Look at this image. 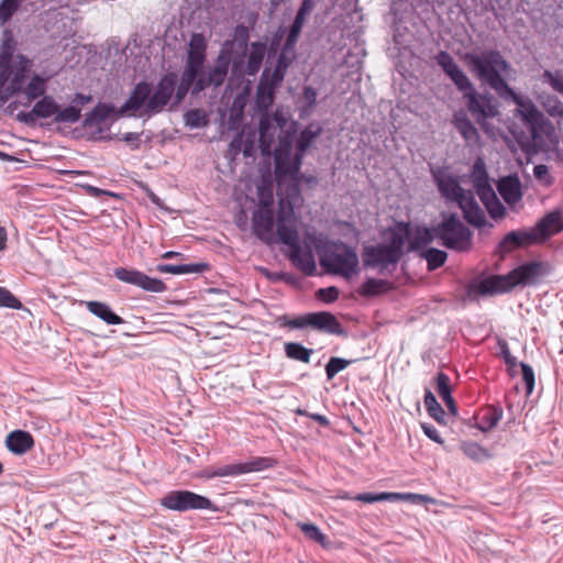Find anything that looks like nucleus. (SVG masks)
<instances>
[{
    "label": "nucleus",
    "instance_id": "obj_14",
    "mask_svg": "<svg viewBox=\"0 0 563 563\" xmlns=\"http://www.w3.org/2000/svg\"><path fill=\"white\" fill-rule=\"evenodd\" d=\"M254 234L266 244L274 242V212L272 208H258L253 212Z\"/></svg>",
    "mask_w": 563,
    "mask_h": 563
},
{
    "label": "nucleus",
    "instance_id": "obj_53",
    "mask_svg": "<svg viewBox=\"0 0 563 563\" xmlns=\"http://www.w3.org/2000/svg\"><path fill=\"white\" fill-rule=\"evenodd\" d=\"M290 184L286 189V197L283 199L286 206H294V208L302 200L300 194V183L296 179H290Z\"/></svg>",
    "mask_w": 563,
    "mask_h": 563
},
{
    "label": "nucleus",
    "instance_id": "obj_43",
    "mask_svg": "<svg viewBox=\"0 0 563 563\" xmlns=\"http://www.w3.org/2000/svg\"><path fill=\"white\" fill-rule=\"evenodd\" d=\"M313 353V350L307 349L300 343L288 342L285 343V354L288 358L300 361L303 363L310 362V356Z\"/></svg>",
    "mask_w": 563,
    "mask_h": 563
},
{
    "label": "nucleus",
    "instance_id": "obj_28",
    "mask_svg": "<svg viewBox=\"0 0 563 563\" xmlns=\"http://www.w3.org/2000/svg\"><path fill=\"white\" fill-rule=\"evenodd\" d=\"M471 178L473 187L478 197L484 194H487L489 190L493 189L489 183L485 163L482 158H477L473 164Z\"/></svg>",
    "mask_w": 563,
    "mask_h": 563
},
{
    "label": "nucleus",
    "instance_id": "obj_55",
    "mask_svg": "<svg viewBox=\"0 0 563 563\" xmlns=\"http://www.w3.org/2000/svg\"><path fill=\"white\" fill-rule=\"evenodd\" d=\"M219 477H235L243 475L242 463H233L218 466Z\"/></svg>",
    "mask_w": 563,
    "mask_h": 563
},
{
    "label": "nucleus",
    "instance_id": "obj_63",
    "mask_svg": "<svg viewBox=\"0 0 563 563\" xmlns=\"http://www.w3.org/2000/svg\"><path fill=\"white\" fill-rule=\"evenodd\" d=\"M307 320H308V313L305 316L295 318V319H289L284 324L291 329H300L306 325H309V322Z\"/></svg>",
    "mask_w": 563,
    "mask_h": 563
},
{
    "label": "nucleus",
    "instance_id": "obj_51",
    "mask_svg": "<svg viewBox=\"0 0 563 563\" xmlns=\"http://www.w3.org/2000/svg\"><path fill=\"white\" fill-rule=\"evenodd\" d=\"M353 361L345 360L342 357H331L325 365V375L330 380L341 371L345 369Z\"/></svg>",
    "mask_w": 563,
    "mask_h": 563
},
{
    "label": "nucleus",
    "instance_id": "obj_49",
    "mask_svg": "<svg viewBox=\"0 0 563 563\" xmlns=\"http://www.w3.org/2000/svg\"><path fill=\"white\" fill-rule=\"evenodd\" d=\"M298 527L308 539L318 542L323 547L325 545L327 536L322 533L321 530L314 523L299 522Z\"/></svg>",
    "mask_w": 563,
    "mask_h": 563
},
{
    "label": "nucleus",
    "instance_id": "obj_23",
    "mask_svg": "<svg viewBox=\"0 0 563 563\" xmlns=\"http://www.w3.org/2000/svg\"><path fill=\"white\" fill-rule=\"evenodd\" d=\"M562 230L563 222L560 211L549 212L536 224L534 228H532L538 242L544 241L545 239L561 232Z\"/></svg>",
    "mask_w": 563,
    "mask_h": 563
},
{
    "label": "nucleus",
    "instance_id": "obj_15",
    "mask_svg": "<svg viewBox=\"0 0 563 563\" xmlns=\"http://www.w3.org/2000/svg\"><path fill=\"white\" fill-rule=\"evenodd\" d=\"M280 84L282 81H276L271 76V71L266 67L262 73L255 96V106L260 111H267L268 108L273 104L276 89Z\"/></svg>",
    "mask_w": 563,
    "mask_h": 563
},
{
    "label": "nucleus",
    "instance_id": "obj_4",
    "mask_svg": "<svg viewBox=\"0 0 563 563\" xmlns=\"http://www.w3.org/2000/svg\"><path fill=\"white\" fill-rule=\"evenodd\" d=\"M321 267L331 275L349 280L360 272L356 251L342 241L329 243L320 254Z\"/></svg>",
    "mask_w": 563,
    "mask_h": 563
},
{
    "label": "nucleus",
    "instance_id": "obj_48",
    "mask_svg": "<svg viewBox=\"0 0 563 563\" xmlns=\"http://www.w3.org/2000/svg\"><path fill=\"white\" fill-rule=\"evenodd\" d=\"M275 461L272 457H254L247 462L242 463L243 474L260 472L274 466Z\"/></svg>",
    "mask_w": 563,
    "mask_h": 563
},
{
    "label": "nucleus",
    "instance_id": "obj_21",
    "mask_svg": "<svg viewBox=\"0 0 563 563\" xmlns=\"http://www.w3.org/2000/svg\"><path fill=\"white\" fill-rule=\"evenodd\" d=\"M497 189L509 207L515 206L522 199L521 183L516 174L501 177L497 183Z\"/></svg>",
    "mask_w": 563,
    "mask_h": 563
},
{
    "label": "nucleus",
    "instance_id": "obj_25",
    "mask_svg": "<svg viewBox=\"0 0 563 563\" xmlns=\"http://www.w3.org/2000/svg\"><path fill=\"white\" fill-rule=\"evenodd\" d=\"M435 180L440 194L446 200L454 201L459 205L467 195V191L461 187L459 180L451 175L439 176Z\"/></svg>",
    "mask_w": 563,
    "mask_h": 563
},
{
    "label": "nucleus",
    "instance_id": "obj_20",
    "mask_svg": "<svg viewBox=\"0 0 563 563\" xmlns=\"http://www.w3.org/2000/svg\"><path fill=\"white\" fill-rule=\"evenodd\" d=\"M539 243L532 229L508 232L499 243L501 253H509L516 249Z\"/></svg>",
    "mask_w": 563,
    "mask_h": 563
},
{
    "label": "nucleus",
    "instance_id": "obj_30",
    "mask_svg": "<svg viewBox=\"0 0 563 563\" xmlns=\"http://www.w3.org/2000/svg\"><path fill=\"white\" fill-rule=\"evenodd\" d=\"M87 310L93 316L98 317L107 324L117 325L122 324L124 320L114 313L109 305L101 301H87L86 302Z\"/></svg>",
    "mask_w": 563,
    "mask_h": 563
},
{
    "label": "nucleus",
    "instance_id": "obj_2",
    "mask_svg": "<svg viewBox=\"0 0 563 563\" xmlns=\"http://www.w3.org/2000/svg\"><path fill=\"white\" fill-rule=\"evenodd\" d=\"M468 64L478 79L494 89L504 99H511L518 107L522 120L532 128L540 125L543 114L530 101L519 97L506 82L504 75H507L508 63L498 52H485L482 54L468 55Z\"/></svg>",
    "mask_w": 563,
    "mask_h": 563
},
{
    "label": "nucleus",
    "instance_id": "obj_9",
    "mask_svg": "<svg viewBox=\"0 0 563 563\" xmlns=\"http://www.w3.org/2000/svg\"><path fill=\"white\" fill-rule=\"evenodd\" d=\"M276 234L278 240L287 246L296 245L300 242L298 217L295 214L294 206H286L284 200H279L278 203Z\"/></svg>",
    "mask_w": 563,
    "mask_h": 563
},
{
    "label": "nucleus",
    "instance_id": "obj_12",
    "mask_svg": "<svg viewBox=\"0 0 563 563\" xmlns=\"http://www.w3.org/2000/svg\"><path fill=\"white\" fill-rule=\"evenodd\" d=\"M438 64L442 67L446 76L454 82L456 88L466 96L468 91L474 90V86L465 73L454 62L452 56L446 52H441L437 57Z\"/></svg>",
    "mask_w": 563,
    "mask_h": 563
},
{
    "label": "nucleus",
    "instance_id": "obj_19",
    "mask_svg": "<svg viewBox=\"0 0 563 563\" xmlns=\"http://www.w3.org/2000/svg\"><path fill=\"white\" fill-rule=\"evenodd\" d=\"M307 321L310 327L319 331H323L329 334L345 335L343 327L331 312L321 311L308 313Z\"/></svg>",
    "mask_w": 563,
    "mask_h": 563
},
{
    "label": "nucleus",
    "instance_id": "obj_7",
    "mask_svg": "<svg viewBox=\"0 0 563 563\" xmlns=\"http://www.w3.org/2000/svg\"><path fill=\"white\" fill-rule=\"evenodd\" d=\"M302 156L297 152L292 155V142L288 136L282 137L274 151L275 175L280 181L283 178L299 176Z\"/></svg>",
    "mask_w": 563,
    "mask_h": 563
},
{
    "label": "nucleus",
    "instance_id": "obj_6",
    "mask_svg": "<svg viewBox=\"0 0 563 563\" xmlns=\"http://www.w3.org/2000/svg\"><path fill=\"white\" fill-rule=\"evenodd\" d=\"M438 240L450 250L463 252L471 249L472 232L455 213L443 214L438 223Z\"/></svg>",
    "mask_w": 563,
    "mask_h": 563
},
{
    "label": "nucleus",
    "instance_id": "obj_64",
    "mask_svg": "<svg viewBox=\"0 0 563 563\" xmlns=\"http://www.w3.org/2000/svg\"><path fill=\"white\" fill-rule=\"evenodd\" d=\"M303 99L310 108L313 107L317 102V90L311 86L305 87Z\"/></svg>",
    "mask_w": 563,
    "mask_h": 563
},
{
    "label": "nucleus",
    "instance_id": "obj_40",
    "mask_svg": "<svg viewBox=\"0 0 563 563\" xmlns=\"http://www.w3.org/2000/svg\"><path fill=\"white\" fill-rule=\"evenodd\" d=\"M461 450L468 459L476 463H482L492 457L489 451L476 442H462Z\"/></svg>",
    "mask_w": 563,
    "mask_h": 563
},
{
    "label": "nucleus",
    "instance_id": "obj_33",
    "mask_svg": "<svg viewBox=\"0 0 563 563\" xmlns=\"http://www.w3.org/2000/svg\"><path fill=\"white\" fill-rule=\"evenodd\" d=\"M265 54L266 43H252L244 73L249 76H255L262 66Z\"/></svg>",
    "mask_w": 563,
    "mask_h": 563
},
{
    "label": "nucleus",
    "instance_id": "obj_26",
    "mask_svg": "<svg viewBox=\"0 0 563 563\" xmlns=\"http://www.w3.org/2000/svg\"><path fill=\"white\" fill-rule=\"evenodd\" d=\"M5 444L9 451L22 455L34 446V439L27 431L14 430L8 434Z\"/></svg>",
    "mask_w": 563,
    "mask_h": 563
},
{
    "label": "nucleus",
    "instance_id": "obj_22",
    "mask_svg": "<svg viewBox=\"0 0 563 563\" xmlns=\"http://www.w3.org/2000/svg\"><path fill=\"white\" fill-rule=\"evenodd\" d=\"M289 252V260L300 272L307 276H313L317 272L314 256L311 250H302L300 242L291 245Z\"/></svg>",
    "mask_w": 563,
    "mask_h": 563
},
{
    "label": "nucleus",
    "instance_id": "obj_42",
    "mask_svg": "<svg viewBox=\"0 0 563 563\" xmlns=\"http://www.w3.org/2000/svg\"><path fill=\"white\" fill-rule=\"evenodd\" d=\"M33 108L34 114H37L40 119L55 117L56 112H58V103L51 96H44Z\"/></svg>",
    "mask_w": 563,
    "mask_h": 563
},
{
    "label": "nucleus",
    "instance_id": "obj_16",
    "mask_svg": "<svg viewBox=\"0 0 563 563\" xmlns=\"http://www.w3.org/2000/svg\"><path fill=\"white\" fill-rule=\"evenodd\" d=\"M457 206L463 211V217L468 224L479 230L486 227L493 228V224L487 222L485 212L476 201L472 191L468 190L466 197L462 199Z\"/></svg>",
    "mask_w": 563,
    "mask_h": 563
},
{
    "label": "nucleus",
    "instance_id": "obj_11",
    "mask_svg": "<svg viewBox=\"0 0 563 563\" xmlns=\"http://www.w3.org/2000/svg\"><path fill=\"white\" fill-rule=\"evenodd\" d=\"M113 275L122 283L137 286L150 292H163L167 288L163 280L150 277L146 274L133 268L117 267L113 271Z\"/></svg>",
    "mask_w": 563,
    "mask_h": 563
},
{
    "label": "nucleus",
    "instance_id": "obj_5",
    "mask_svg": "<svg viewBox=\"0 0 563 563\" xmlns=\"http://www.w3.org/2000/svg\"><path fill=\"white\" fill-rule=\"evenodd\" d=\"M405 239L401 234L394 233L389 243L364 246L362 252L363 265L365 268H377L379 274L389 271L395 266L402 255Z\"/></svg>",
    "mask_w": 563,
    "mask_h": 563
},
{
    "label": "nucleus",
    "instance_id": "obj_44",
    "mask_svg": "<svg viewBox=\"0 0 563 563\" xmlns=\"http://www.w3.org/2000/svg\"><path fill=\"white\" fill-rule=\"evenodd\" d=\"M426 0H393L391 11L395 19L401 20L402 14L411 15L416 8L423 4Z\"/></svg>",
    "mask_w": 563,
    "mask_h": 563
},
{
    "label": "nucleus",
    "instance_id": "obj_10",
    "mask_svg": "<svg viewBox=\"0 0 563 563\" xmlns=\"http://www.w3.org/2000/svg\"><path fill=\"white\" fill-rule=\"evenodd\" d=\"M463 98L468 112L482 128L485 126L486 120L499 114L495 98L488 93H479L474 89Z\"/></svg>",
    "mask_w": 563,
    "mask_h": 563
},
{
    "label": "nucleus",
    "instance_id": "obj_17",
    "mask_svg": "<svg viewBox=\"0 0 563 563\" xmlns=\"http://www.w3.org/2000/svg\"><path fill=\"white\" fill-rule=\"evenodd\" d=\"M123 107V104L121 106ZM122 109V108H120ZM124 115L125 113H121V110L117 111L114 106L99 102L90 112H88L84 120V126L85 128H96L104 123L108 119H110L112 115ZM128 115L135 117L139 114V117H144L142 114L141 110H137L133 113H126Z\"/></svg>",
    "mask_w": 563,
    "mask_h": 563
},
{
    "label": "nucleus",
    "instance_id": "obj_39",
    "mask_svg": "<svg viewBox=\"0 0 563 563\" xmlns=\"http://www.w3.org/2000/svg\"><path fill=\"white\" fill-rule=\"evenodd\" d=\"M260 133V146L263 153H269L271 146L274 141L275 129L271 123V120L267 114H264L260 119L258 125Z\"/></svg>",
    "mask_w": 563,
    "mask_h": 563
},
{
    "label": "nucleus",
    "instance_id": "obj_41",
    "mask_svg": "<svg viewBox=\"0 0 563 563\" xmlns=\"http://www.w3.org/2000/svg\"><path fill=\"white\" fill-rule=\"evenodd\" d=\"M437 231L438 224L431 228H423L421 230H418L411 242L412 250L418 251L420 249L426 247L434 240H438V234H435Z\"/></svg>",
    "mask_w": 563,
    "mask_h": 563
},
{
    "label": "nucleus",
    "instance_id": "obj_29",
    "mask_svg": "<svg viewBox=\"0 0 563 563\" xmlns=\"http://www.w3.org/2000/svg\"><path fill=\"white\" fill-rule=\"evenodd\" d=\"M453 124L467 144H477L479 133L464 112L455 113Z\"/></svg>",
    "mask_w": 563,
    "mask_h": 563
},
{
    "label": "nucleus",
    "instance_id": "obj_60",
    "mask_svg": "<svg viewBox=\"0 0 563 563\" xmlns=\"http://www.w3.org/2000/svg\"><path fill=\"white\" fill-rule=\"evenodd\" d=\"M16 119L20 122L25 123L26 125H33L35 123V121L40 118L37 117V114H34V108H32V110L29 112H24V111L19 112L16 115Z\"/></svg>",
    "mask_w": 563,
    "mask_h": 563
},
{
    "label": "nucleus",
    "instance_id": "obj_34",
    "mask_svg": "<svg viewBox=\"0 0 563 563\" xmlns=\"http://www.w3.org/2000/svg\"><path fill=\"white\" fill-rule=\"evenodd\" d=\"M503 418V409L495 406L484 408L477 417V428L483 432L494 429Z\"/></svg>",
    "mask_w": 563,
    "mask_h": 563
},
{
    "label": "nucleus",
    "instance_id": "obj_61",
    "mask_svg": "<svg viewBox=\"0 0 563 563\" xmlns=\"http://www.w3.org/2000/svg\"><path fill=\"white\" fill-rule=\"evenodd\" d=\"M533 174L538 180H543L548 177L549 179L545 180L547 184H551V181H552V178L549 176V169H548L547 165H543V164L536 165L533 168Z\"/></svg>",
    "mask_w": 563,
    "mask_h": 563
},
{
    "label": "nucleus",
    "instance_id": "obj_58",
    "mask_svg": "<svg viewBox=\"0 0 563 563\" xmlns=\"http://www.w3.org/2000/svg\"><path fill=\"white\" fill-rule=\"evenodd\" d=\"M421 428L423 430V433L432 441L439 444H443L444 440L440 435L439 431L429 423H421Z\"/></svg>",
    "mask_w": 563,
    "mask_h": 563
},
{
    "label": "nucleus",
    "instance_id": "obj_27",
    "mask_svg": "<svg viewBox=\"0 0 563 563\" xmlns=\"http://www.w3.org/2000/svg\"><path fill=\"white\" fill-rule=\"evenodd\" d=\"M316 3V0H303L290 26L288 29L280 27L275 35H300L302 26L312 13Z\"/></svg>",
    "mask_w": 563,
    "mask_h": 563
},
{
    "label": "nucleus",
    "instance_id": "obj_46",
    "mask_svg": "<svg viewBox=\"0 0 563 563\" xmlns=\"http://www.w3.org/2000/svg\"><path fill=\"white\" fill-rule=\"evenodd\" d=\"M420 256L427 261L428 269L434 271L444 265L448 254L442 250L430 247L422 252Z\"/></svg>",
    "mask_w": 563,
    "mask_h": 563
},
{
    "label": "nucleus",
    "instance_id": "obj_31",
    "mask_svg": "<svg viewBox=\"0 0 563 563\" xmlns=\"http://www.w3.org/2000/svg\"><path fill=\"white\" fill-rule=\"evenodd\" d=\"M409 499V498H423L422 495H416V494H400V493H362L358 494L352 499L366 503V504H373L377 501H396L400 499Z\"/></svg>",
    "mask_w": 563,
    "mask_h": 563
},
{
    "label": "nucleus",
    "instance_id": "obj_59",
    "mask_svg": "<svg viewBox=\"0 0 563 563\" xmlns=\"http://www.w3.org/2000/svg\"><path fill=\"white\" fill-rule=\"evenodd\" d=\"M431 418H433L440 424H445V411L440 404L427 411Z\"/></svg>",
    "mask_w": 563,
    "mask_h": 563
},
{
    "label": "nucleus",
    "instance_id": "obj_24",
    "mask_svg": "<svg viewBox=\"0 0 563 563\" xmlns=\"http://www.w3.org/2000/svg\"><path fill=\"white\" fill-rule=\"evenodd\" d=\"M298 37H286V42L283 45V48L277 57L276 66L271 76L276 81H283L286 75V71L290 64L295 58V46L297 44Z\"/></svg>",
    "mask_w": 563,
    "mask_h": 563
},
{
    "label": "nucleus",
    "instance_id": "obj_37",
    "mask_svg": "<svg viewBox=\"0 0 563 563\" xmlns=\"http://www.w3.org/2000/svg\"><path fill=\"white\" fill-rule=\"evenodd\" d=\"M391 289V284L385 279L367 278L358 288L357 292L362 297H375Z\"/></svg>",
    "mask_w": 563,
    "mask_h": 563
},
{
    "label": "nucleus",
    "instance_id": "obj_38",
    "mask_svg": "<svg viewBox=\"0 0 563 563\" xmlns=\"http://www.w3.org/2000/svg\"><path fill=\"white\" fill-rule=\"evenodd\" d=\"M479 199L485 206L490 218L498 220L505 217L506 208L498 199L494 189L489 190L487 194L479 196Z\"/></svg>",
    "mask_w": 563,
    "mask_h": 563
},
{
    "label": "nucleus",
    "instance_id": "obj_45",
    "mask_svg": "<svg viewBox=\"0 0 563 563\" xmlns=\"http://www.w3.org/2000/svg\"><path fill=\"white\" fill-rule=\"evenodd\" d=\"M185 125L190 129H201L208 125L209 119L203 109H191L184 114Z\"/></svg>",
    "mask_w": 563,
    "mask_h": 563
},
{
    "label": "nucleus",
    "instance_id": "obj_35",
    "mask_svg": "<svg viewBox=\"0 0 563 563\" xmlns=\"http://www.w3.org/2000/svg\"><path fill=\"white\" fill-rule=\"evenodd\" d=\"M322 128L318 123H309L299 134L296 152L302 157L313 141L321 134Z\"/></svg>",
    "mask_w": 563,
    "mask_h": 563
},
{
    "label": "nucleus",
    "instance_id": "obj_62",
    "mask_svg": "<svg viewBox=\"0 0 563 563\" xmlns=\"http://www.w3.org/2000/svg\"><path fill=\"white\" fill-rule=\"evenodd\" d=\"M260 198V208H272L274 198L273 194L271 191H265L264 189H261L258 192Z\"/></svg>",
    "mask_w": 563,
    "mask_h": 563
},
{
    "label": "nucleus",
    "instance_id": "obj_1",
    "mask_svg": "<svg viewBox=\"0 0 563 563\" xmlns=\"http://www.w3.org/2000/svg\"><path fill=\"white\" fill-rule=\"evenodd\" d=\"M206 37H190L185 67L180 76L176 71L163 74L156 84L141 80L124 101L121 113H133L137 110L143 115H155L167 109L177 108L191 90L197 96L209 87H220L228 75L231 63L230 54L222 49L216 64L205 70Z\"/></svg>",
    "mask_w": 563,
    "mask_h": 563
},
{
    "label": "nucleus",
    "instance_id": "obj_56",
    "mask_svg": "<svg viewBox=\"0 0 563 563\" xmlns=\"http://www.w3.org/2000/svg\"><path fill=\"white\" fill-rule=\"evenodd\" d=\"M522 378L526 384L527 395H530L534 388V372L532 367L526 363H520Z\"/></svg>",
    "mask_w": 563,
    "mask_h": 563
},
{
    "label": "nucleus",
    "instance_id": "obj_18",
    "mask_svg": "<svg viewBox=\"0 0 563 563\" xmlns=\"http://www.w3.org/2000/svg\"><path fill=\"white\" fill-rule=\"evenodd\" d=\"M14 51V37H4L0 46V99L5 93L7 82L11 76L10 68Z\"/></svg>",
    "mask_w": 563,
    "mask_h": 563
},
{
    "label": "nucleus",
    "instance_id": "obj_36",
    "mask_svg": "<svg viewBox=\"0 0 563 563\" xmlns=\"http://www.w3.org/2000/svg\"><path fill=\"white\" fill-rule=\"evenodd\" d=\"M437 380V389L443 401L445 402L450 413L453 416L457 415V407L454 398L452 397L451 387H450V378L443 372H439L435 377Z\"/></svg>",
    "mask_w": 563,
    "mask_h": 563
},
{
    "label": "nucleus",
    "instance_id": "obj_3",
    "mask_svg": "<svg viewBox=\"0 0 563 563\" xmlns=\"http://www.w3.org/2000/svg\"><path fill=\"white\" fill-rule=\"evenodd\" d=\"M550 265L545 262H526L506 275H495L470 284L466 294L470 299H475L478 295L507 292L520 285H537L541 278L550 274Z\"/></svg>",
    "mask_w": 563,
    "mask_h": 563
},
{
    "label": "nucleus",
    "instance_id": "obj_8",
    "mask_svg": "<svg viewBox=\"0 0 563 563\" xmlns=\"http://www.w3.org/2000/svg\"><path fill=\"white\" fill-rule=\"evenodd\" d=\"M161 505L179 512L198 509L218 510L209 498L190 490H172L161 499Z\"/></svg>",
    "mask_w": 563,
    "mask_h": 563
},
{
    "label": "nucleus",
    "instance_id": "obj_32",
    "mask_svg": "<svg viewBox=\"0 0 563 563\" xmlns=\"http://www.w3.org/2000/svg\"><path fill=\"white\" fill-rule=\"evenodd\" d=\"M209 268L206 263L192 264H158L156 271L162 274L184 275V274H200Z\"/></svg>",
    "mask_w": 563,
    "mask_h": 563
},
{
    "label": "nucleus",
    "instance_id": "obj_50",
    "mask_svg": "<svg viewBox=\"0 0 563 563\" xmlns=\"http://www.w3.org/2000/svg\"><path fill=\"white\" fill-rule=\"evenodd\" d=\"M81 111L79 108L68 106L65 109H59L54 117L56 123H75L80 119Z\"/></svg>",
    "mask_w": 563,
    "mask_h": 563
},
{
    "label": "nucleus",
    "instance_id": "obj_13",
    "mask_svg": "<svg viewBox=\"0 0 563 563\" xmlns=\"http://www.w3.org/2000/svg\"><path fill=\"white\" fill-rule=\"evenodd\" d=\"M30 67L31 60L27 57L16 55L14 59L12 58L10 68L11 76L9 78V85L5 88V93L2 96L3 101H7L14 93L22 91Z\"/></svg>",
    "mask_w": 563,
    "mask_h": 563
},
{
    "label": "nucleus",
    "instance_id": "obj_47",
    "mask_svg": "<svg viewBox=\"0 0 563 563\" xmlns=\"http://www.w3.org/2000/svg\"><path fill=\"white\" fill-rule=\"evenodd\" d=\"M45 92V80L40 76L35 75L32 77L30 82L24 88V95L26 96L27 102L35 100L43 96Z\"/></svg>",
    "mask_w": 563,
    "mask_h": 563
},
{
    "label": "nucleus",
    "instance_id": "obj_52",
    "mask_svg": "<svg viewBox=\"0 0 563 563\" xmlns=\"http://www.w3.org/2000/svg\"><path fill=\"white\" fill-rule=\"evenodd\" d=\"M23 0H2L0 2V22H8L21 7Z\"/></svg>",
    "mask_w": 563,
    "mask_h": 563
},
{
    "label": "nucleus",
    "instance_id": "obj_54",
    "mask_svg": "<svg viewBox=\"0 0 563 563\" xmlns=\"http://www.w3.org/2000/svg\"><path fill=\"white\" fill-rule=\"evenodd\" d=\"M0 307L20 309L22 303L11 291L4 287H0Z\"/></svg>",
    "mask_w": 563,
    "mask_h": 563
},
{
    "label": "nucleus",
    "instance_id": "obj_57",
    "mask_svg": "<svg viewBox=\"0 0 563 563\" xmlns=\"http://www.w3.org/2000/svg\"><path fill=\"white\" fill-rule=\"evenodd\" d=\"M318 298L323 300L327 303L333 302L339 297V289L334 286L320 288L317 292Z\"/></svg>",
    "mask_w": 563,
    "mask_h": 563
}]
</instances>
